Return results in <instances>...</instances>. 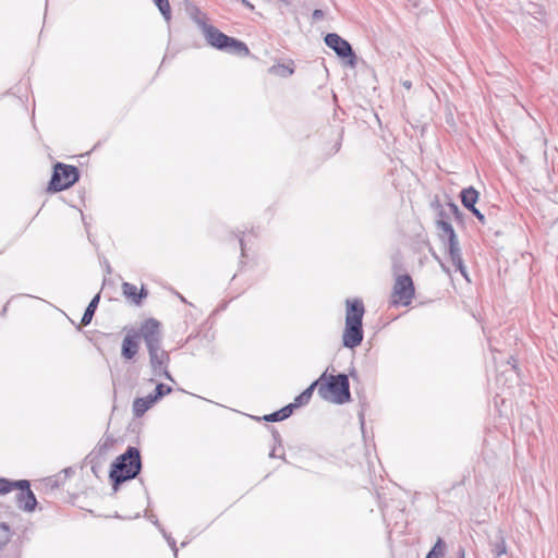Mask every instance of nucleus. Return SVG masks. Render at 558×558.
<instances>
[{
	"label": "nucleus",
	"instance_id": "5",
	"mask_svg": "<svg viewBox=\"0 0 558 558\" xmlns=\"http://www.w3.org/2000/svg\"><path fill=\"white\" fill-rule=\"evenodd\" d=\"M415 294V288L410 275H398L391 293V305L408 306L411 304Z\"/></svg>",
	"mask_w": 558,
	"mask_h": 558
},
{
	"label": "nucleus",
	"instance_id": "15",
	"mask_svg": "<svg viewBox=\"0 0 558 558\" xmlns=\"http://www.w3.org/2000/svg\"><path fill=\"white\" fill-rule=\"evenodd\" d=\"M157 401L153 398V395L146 397L136 398L133 401V414L135 417H141L144 413L149 410Z\"/></svg>",
	"mask_w": 558,
	"mask_h": 558
},
{
	"label": "nucleus",
	"instance_id": "3",
	"mask_svg": "<svg viewBox=\"0 0 558 558\" xmlns=\"http://www.w3.org/2000/svg\"><path fill=\"white\" fill-rule=\"evenodd\" d=\"M197 25L201 28L207 44L211 47L241 57H246L250 54V50L243 41L227 36L217 27L207 24V22L197 21Z\"/></svg>",
	"mask_w": 558,
	"mask_h": 558
},
{
	"label": "nucleus",
	"instance_id": "9",
	"mask_svg": "<svg viewBox=\"0 0 558 558\" xmlns=\"http://www.w3.org/2000/svg\"><path fill=\"white\" fill-rule=\"evenodd\" d=\"M19 490L15 495L16 505L20 509L31 512L37 505L36 497L31 490V484L27 480H19L16 484Z\"/></svg>",
	"mask_w": 558,
	"mask_h": 558
},
{
	"label": "nucleus",
	"instance_id": "38",
	"mask_svg": "<svg viewBox=\"0 0 558 558\" xmlns=\"http://www.w3.org/2000/svg\"><path fill=\"white\" fill-rule=\"evenodd\" d=\"M459 558H464V549H459Z\"/></svg>",
	"mask_w": 558,
	"mask_h": 558
},
{
	"label": "nucleus",
	"instance_id": "4",
	"mask_svg": "<svg viewBox=\"0 0 558 558\" xmlns=\"http://www.w3.org/2000/svg\"><path fill=\"white\" fill-rule=\"evenodd\" d=\"M80 179L78 169L75 166L58 162L53 167L48 191L60 192L71 187Z\"/></svg>",
	"mask_w": 558,
	"mask_h": 558
},
{
	"label": "nucleus",
	"instance_id": "22",
	"mask_svg": "<svg viewBox=\"0 0 558 558\" xmlns=\"http://www.w3.org/2000/svg\"><path fill=\"white\" fill-rule=\"evenodd\" d=\"M12 536L10 526L0 521V550L9 543Z\"/></svg>",
	"mask_w": 558,
	"mask_h": 558
},
{
	"label": "nucleus",
	"instance_id": "28",
	"mask_svg": "<svg viewBox=\"0 0 558 558\" xmlns=\"http://www.w3.org/2000/svg\"><path fill=\"white\" fill-rule=\"evenodd\" d=\"M192 19L196 24H197V21H203V22L207 21L206 15L197 8H194V10L192 12Z\"/></svg>",
	"mask_w": 558,
	"mask_h": 558
},
{
	"label": "nucleus",
	"instance_id": "26",
	"mask_svg": "<svg viewBox=\"0 0 558 558\" xmlns=\"http://www.w3.org/2000/svg\"><path fill=\"white\" fill-rule=\"evenodd\" d=\"M295 408H296L295 404L290 403V404L283 407L282 409H280L278 412H279L281 421L288 418L293 413V410Z\"/></svg>",
	"mask_w": 558,
	"mask_h": 558
},
{
	"label": "nucleus",
	"instance_id": "40",
	"mask_svg": "<svg viewBox=\"0 0 558 558\" xmlns=\"http://www.w3.org/2000/svg\"><path fill=\"white\" fill-rule=\"evenodd\" d=\"M282 2L289 4L291 2V0H281Z\"/></svg>",
	"mask_w": 558,
	"mask_h": 558
},
{
	"label": "nucleus",
	"instance_id": "11",
	"mask_svg": "<svg viewBox=\"0 0 558 558\" xmlns=\"http://www.w3.org/2000/svg\"><path fill=\"white\" fill-rule=\"evenodd\" d=\"M446 246H447V252L449 254L450 260L456 266V269L466 280H469L466 268H465L464 263H463V258H462L461 248H460V244H459L458 238L453 239V240H450L449 242H446Z\"/></svg>",
	"mask_w": 558,
	"mask_h": 558
},
{
	"label": "nucleus",
	"instance_id": "23",
	"mask_svg": "<svg viewBox=\"0 0 558 558\" xmlns=\"http://www.w3.org/2000/svg\"><path fill=\"white\" fill-rule=\"evenodd\" d=\"M156 7L159 9L160 13L165 17L166 21H170L171 19V7L169 0H154Z\"/></svg>",
	"mask_w": 558,
	"mask_h": 558
},
{
	"label": "nucleus",
	"instance_id": "39",
	"mask_svg": "<svg viewBox=\"0 0 558 558\" xmlns=\"http://www.w3.org/2000/svg\"><path fill=\"white\" fill-rule=\"evenodd\" d=\"M240 245H241V250H242V252H243V251H244V243H243V240H242V239L240 240Z\"/></svg>",
	"mask_w": 558,
	"mask_h": 558
},
{
	"label": "nucleus",
	"instance_id": "25",
	"mask_svg": "<svg viewBox=\"0 0 558 558\" xmlns=\"http://www.w3.org/2000/svg\"><path fill=\"white\" fill-rule=\"evenodd\" d=\"M172 391V388L165 385V384H158L155 388V391L153 395V398L158 401L160 398H162L163 396L170 393Z\"/></svg>",
	"mask_w": 558,
	"mask_h": 558
},
{
	"label": "nucleus",
	"instance_id": "8",
	"mask_svg": "<svg viewBox=\"0 0 558 558\" xmlns=\"http://www.w3.org/2000/svg\"><path fill=\"white\" fill-rule=\"evenodd\" d=\"M148 354L154 375H163L167 379L172 380V377L167 369L170 361L169 353L161 349V344L156 348L148 349Z\"/></svg>",
	"mask_w": 558,
	"mask_h": 558
},
{
	"label": "nucleus",
	"instance_id": "10",
	"mask_svg": "<svg viewBox=\"0 0 558 558\" xmlns=\"http://www.w3.org/2000/svg\"><path fill=\"white\" fill-rule=\"evenodd\" d=\"M363 341V326L360 324L345 323L342 342L345 348L354 349Z\"/></svg>",
	"mask_w": 558,
	"mask_h": 558
},
{
	"label": "nucleus",
	"instance_id": "29",
	"mask_svg": "<svg viewBox=\"0 0 558 558\" xmlns=\"http://www.w3.org/2000/svg\"><path fill=\"white\" fill-rule=\"evenodd\" d=\"M448 208L450 210V213L457 218V219H461L462 218V213L460 211L459 207L450 202L448 203Z\"/></svg>",
	"mask_w": 558,
	"mask_h": 558
},
{
	"label": "nucleus",
	"instance_id": "32",
	"mask_svg": "<svg viewBox=\"0 0 558 558\" xmlns=\"http://www.w3.org/2000/svg\"><path fill=\"white\" fill-rule=\"evenodd\" d=\"M324 11L320 9H315L312 13L313 21L317 22L324 19Z\"/></svg>",
	"mask_w": 558,
	"mask_h": 558
},
{
	"label": "nucleus",
	"instance_id": "34",
	"mask_svg": "<svg viewBox=\"0 0 558 558\" xmlns=\"http://www.w3.org/2000/svg\"><path fill=\"white\" fill-rule=\"evenodd\" d=\"M272 436H274V439L280 444L281 442V439H280V435L277 430H272Z\"/></svg>",
	"mask_w": 558,
	"mask_h": 558
},
{
	"label": "nucleus",
	"instance_id": "18",
	"mask_svg": "<svg viewBox=\"0 0 558 558\" xmlns=\"http://www.w3.org/2000/svg\"><path fill=\"white\" fill-rule=\"evenodd\" d=\"M478 192L473 187L469 186L466 189H463L460 193L461 203L466 208L470 209L472 207H475V204L478 199Z\"/></svg>",
	"mask_w": 558,
	"mask_h": 558
},
{
	"label": "nucleus",
	"instance_id": "17",
	"mask_svg": "<svg viewBox=\"0 0 558 558\" xmlns=\"http://www.w3.org/2000/svg\"><path fill=\"white\" fill-rule=\"evenodd\" d=\"M490 550L496 558L507 554L505 536L501 530L496 531L494 538L490 541Z\"/></svg>",
	"mask_w": 558,
	"mask_h": 558
},
{
	"label": "nucleus",
	"instance_id": "35",
	"mask_svg": "<svg viewBox=\"0 0 558 558\" xmlns=\"http://www.w3.org/2000/svg\"><path fill=\"white\" fill-rule=\"evenodd\" d=\"M402 85L407 88V89H410L412 87V83L410 81H404L402 83Z\"/></svg>",
	"mask_w": 558,
	"mask_h": 558
},
{
	"label": "nucleus",
	"instance_id": "33",
	"mask_svg": "<svg viewBox=\"0 0 558 558\" xmlns=\"http://www.w3.org/2000/svg\"><path fill=\"white\" fill-rule=\"evenodd\" d=\"M238 1L241 2L247 9L254 10V5L248 0H238Z\"/></svg>",
	"mask_w": 558,
	"mask_h": 558
},
{
	"label": "nucleus",
	"instance_id": "7",
	"mask_svg": "<svg viewBox=\"0 0 558 558\" xmlns=\"http://www.w3.org/2000/svg\"><path fill=\"white\" fill-rule=\"evenodd\" d=\"M324 40L326 46L332 49L339 58L348 59V63L351 66H355L356 54L354 53L352 46L348 40L343 39L336 33L327 34Z\"/></svg>",
	"mask_w": 558,
	"mask_h": 558
},
{
	"label": "nucleus",
	"instance_id": "30",
	"mask_svg": "<svg viewBox=\"0 0 558 558\" xmlns=\"http://www.w3.org/2000/svg\"><path fill=\"white\" fill-rule=\"evenodd\" d=\"M469 210L478 219V221L482 225H485V222H486L485 216L476 207H472Z\"/></svg>",
	"mask_w": 558,
	"mask_h": 558
},
{
	"label": "nucleus",
	"instance_id": "36",
	"mask_svg": "<svg viewBox=\"0 0 558 558\" xmlns=\"http://www.w3.org/2000/svg\"><path fill=\"white\" fill-rule=\"evenodd\" d=\"M440 266L444 271H446L447 274H450V269L445 264L440 263Z\"/></svg>",
	"mask_w": 558,
	"mask_h": 558
},
{
	"label": "nucleus",
	"instance_id": "13",
	"mask_svg": "<svg viewBox=\"0 0 558 558\" xmlns=\"http://www.w3.org/2000/svg\"><path fill=\"white\" fill-rule=\"evenodd\" d=\"M138 335L137 333H128L123 341H122V348H121V355L125 360H132L138 352Z\"/></svg>",
	"mask_w": 558,
	"mask_h": 558
},
{
	"label": "nucleus",
	"instance_id": "27",
	"mask_svg": "<svg viewBox=\"0 0 558 558\" xmlns=\"http://www.w3.org/2000/svg\"><path fill=\"white\" fill-rule=\"evenodd\" d=\"M295 408H296L295 404L290 403V404L283 407L282 409H280L278 412H279L281 421L288 418L293 413V410Z\"/></svg>",
	"mask_w": 558,
	"mask_h": 558
},
{
	"label": "nucleus",
	"instance_id": "31",
	"mask_svg": "<svg viewBox=\"0 0 558 558\" xmlns=\"http://www.w3.org/2000/svg\"><path fill=\"white\" fill-rule=\"evenodd\" d=\"M264 420L267 421V422H279V421H281L278 411H276V412H274L271 414L265 415Z\"/></svg>",
	"mask_w": 558,
	"mask_h": 558
},
{
	"label": "nucleus",
	"instance_id": "16",
	"mask_svg": "<svg viewBox=\"0 0 558 558\" xmlns=\"http://www.w3.org/2000/svg\"><path fill=\"white\" fill-rule=\"evenodd\" d=\"M123 294L133 301L136 305L142 303V300L147 296V291L142 288L140 291L135 284L124 282L122 284Z\"/></svg>",
	"mask_w": 558,
	"mask_h": 558
},
{
	"label": "nucleus",
	"instance_id": "12",
	"mask_svg": "<svg viewBox=\"0 0 558 558\" xmlns=\"http://www.w3.org/2000/svg\"><path fill=\"white\" fill-rule=\"evenodd\" d=\"M364 305L361 300L347 301L345 323L362 325Z\"/></svg>",
	"mask_w": 558,
	"mask_h": 558
},
{
	"label": "nucleus",
	"instance_id": "19",
	"mask_svg": "<svg viewBox=\"0 0 558 558\" xmlns=\"http://www.w3.org/2000/svg\"><path fill=\"white\" fill-rule=\"evenodd\" d=\"M99 300H100V294H96L92 301L89 302V304L87 305L84 314H83V317H82V320H81V324L83 326H87L88 324H90L92 319H93V316L97 310V306H98V303H99Z\"/></svg>",
	"mask_w": 558,
	"mask_h": 558
},
{
	"label": "nucleus",
	"instance_id": "24",
	"mask_svg": "<svg viewBox=\"0 0 558 558\" xmlns=\"http://www.w3.org/2000/svg\"><path fill=\"white\" fill-rule=\"evenodd\" d=\"M17 481H11L8 478H0V495H4L10 493L12 489L16 488Z\"/></svg>",
	"mask_w": 558,
	"mask_h": 558
},
{
	"label": "nucleus",
	"instance_id": "37",
	"mask_svg": "<svg viewBox=\"0 0 558 558\" xmlns=\"http://www.w3.org/2000/svg\"><path fill=\"white\" fill-rule=\"evenodd\" d=\"M280 69H282L283 71H287L289 74H292L293 73V70H288L286 66L283 65H279Z\"/></svg>",
	"mask_w": 558,
	"mask_h": 558
},
{
	"label": "nucleus",
	"instance_id": "1",
	"mask_svg": "<svg viewBox=\"0 0 558 558\" xmlns=\"http://www.w3.org/2000/svg\"><path fill=\"white\" fill-rule=\"evenodd\" d=\"M142 470V459L140 450L135 447H128L124 453L120 454L112 462L109 478L114 492L125 481L135 478Z\"/></svg>",
	"mask_w": 558,
	"mask_h": 558
},
{
	"label": "nucleus",
	"instance_id": "2",
	"mask_svg": "<svg viewBox=\"0 0 558 558\" xmlns=\"http://www.w3.org/2000/svg\"><path fill=\"white\" fill-rule=\"evenodd\" d=\"M318 380V395L322 399L337 404H343L351 400L350 383L345 374L327 376L325 372Z\"/></svg>",
	"mask_w": 558,
	"mask_h": 558
},
{
	"label": "nucleus",
	"instance_id": "20",
	"mask_svg": "<svg viewBox=\"0 0 558 558\" xmlns=\"http://www.w3.org/2000/svg\"><path fill=\"white\" fill-rule=\"evenodd\" d=\"M317 384H319V380H315L313 384H311L301 395H299L294 399V402L292 403L295 404L296 408L308 403L310 399L312 398L314 389L316 387L318 388Z\"/></svg>",
	"mask_w": 558,
	"mask_h": 558
},
{
	"label": "nucleus",
	"instance_id": "14",
	"mask_svg": "<svg viewBox=\"0 0 558 558\" xmlns=\"http://www.w3.org/2000/svg\"><path fill=\"white\" fill-rule=\"evenodd\" d=\"M440 219L437 220V229L439 230V236L441 241L449 242L450 240L457 239V234L454 232L453 227L450 222L445 220V211L441 209L439 211Z\"/></svg>",
	"mask_w": 558,
	"mask_h": 558
},
{
	"label": "nucleus",
	"instance_id": "21",
	"mask_svg": "<svg viewBox=\"0 0 558 558\" xmlns=\"http://www.w3.org/2000/svg\"><path fill=\"white\" fill-rule=\"evenodd\" d=\"M446 553V544L442 538L438 537L432 549L425 558H444Z\"/></svg>",
	"mask_w": 558,
	"mask_h": 558
},
{
	"label": "nucleus",
	"instance_id": "6",
	"mask_svg": "<svg viewBox=\"0 0 558 558\" xmlns=\"http://www.w3.org/2000/svg\"><path fill=\"white\" fill-rule=\"evenodd\" d=\"M138 335V338H143L148 349L156 348L162 342L161 324L155 318L145 319L138 329L133 331Z\"/></svg>",
	"mask_w": 558,
	"mask_h": 558
}]
</instances>
